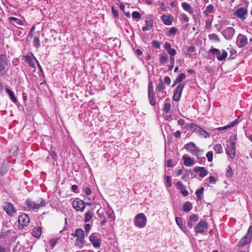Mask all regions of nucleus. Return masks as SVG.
I'll list each match as a JSON object with an SVG mask.
<instances>
[{"mask_svg": "<svg viewBox=\"0 0 252 252\" xmlns=\"http://www.w3.org/2000/svg\"><path fill=\"white\" fill-rule=\"evenodd\" d=\"M236 141V136L233 135L230 136L226 144V153L232 159L235 157Z\"/></svg>", "mask_w": 252, "mask_h": 252, "instance_id": "f257e3e1", "label": "nucleus"}, {"mask_svg": "<svg viewBox=\"0 0 252 252\" xmlns=\"http://www.w3.org/2000/svg\"><path fill=\"white\" fill-rule=\"evenodd\" d=\"M184 148L190 152L191 154L196 156L197 158H199L203 152L202 150L198 149L195 144L192 142L186 144L184 146Z\"/></svg>", "mask_w": 252, "mask_h": 252, "instance_id": "f03ea898", "label": "nucleus"}, {"mask_svg": "<svg viewBox=\"0 0 252 252\" xmlns=\"http://www.w3.org/2000/svg\"><path fill=\"white\" fill-rule=\"evenodd\" d=\"M26 205L31 209H38L40 207L45 206L46 202L45 199L41 198L36 202L31 199H28L26 202Z\"/></svg>", "mask_w": 252, "mask_h": 252, "instance_id": "7ed1b4c3", "label": "nucleus"}, {"mask_svg": "<svg viewBox=\"0 0 252 252\" xmlns=\"http://www.w3.org/2000/svg\"><path fill=\"white\" fill-rule=\"evenodd\" d=\"M147 218L144 214L141 213L135 217L134 224L139 228L144 227L146 224Z\"/></svg>", "mask_w": 252, "mask_h": 252, "instance_id": "20e7f679", "label": "nucleus"}, {"mask_svg": "<svg viewBox=\"0 0 252 252\" xmlns=\"http://www.w3.org/2000/svg\"><path fill=\"white\" fill-rule=\"evenodd\" d=\"M209 53L212 55H216L217 58L219 61H222L224 60L227 56V53L224 50H221V52L220 50L212 47L209 51Z\"/></svg>", "mask_w": 252, "mask_h": 252, "instance_id": "39448f33", "label": "nucleus"}, {"mask_svg": "<svg viewBox=\"0 0 252 252\" xmlns=\"http://www.w3.org/2000/svg\"><path fill=\"white\" fill-rule=\"evenodd\" d=\"M252 239V225L250 226L246 235L238 242V246H243L249 243Z\"/></svg>", "mask_w": 252, "mask_h": 252, "instance_id": "423d86ee", "label": "nucleus"}, {"mask_svg": "<svg viewBox=\"0 0 252 252\" xmlns=\"http://www.w3.org/2000/svg\"><path fill=\"white\" fill-rule=\"evenodd\" d=\"M2 208L9 216L14 217L16 215V210L12 204L8 202H5L3 204Z\"/></svg>", "mask_w": 252, "mask_h": 252, "instance_id": "0eeeda50", "label": "nucleus"}, {"mask_svg": "<svg viewBox=\"0 0 252 252\" xmlns=\"http://www.w3.org/2000/svg\"><path fill=\"white\" fill-rule=\"evenodd\" d=\"M72 206L73 208L76 211L82 212L85 208V202L78 198L75 199L72 202Z\"/></svg>", "mask_w": 252, "mask_h": 252, "instance_id": "6e6552de", "label": "nucleus"}, {"mask_svg": "<svg viewBox=\"0 0 252 252\" xmlns=\"http://www.w3.org/2000/svg\"><path fill=\"white\" fill-rule=\"evenodd\" d=\"M235 32V30L232 27H227L224 29L222 32L221 33L223 37L227 39L230 40L232 38L234 33Z\"/></svg>", "mask_w": 252, "mask_h": 252, "instance_id": "1a4fd4ad", "label": "nucleus"}, {"mask_svg": "<svg viewBox=\"0 0 252 252\" xmlns=\"http://www.w3.org/2000/svg\"><path fill=\"white\" fill-rule=\"evenodd\" d=\"M207 222L204 220H201L195 227L196 233H203L208 227Z\"/></svg>", "mask_w": 252, "mask_h": 252, "instance_id": "9d476101", "label": "nucleus"}, {"mask_svg": "<svg viewBox=\"0 0 252 252\" xmlns=\"http://www.w3.org/2000/svg\"><path fill=\"white\" fill-rule=\"evenodd\" d=\"M247 15L248 10L245 7L239 8L234 12V15L242 20H244L246 19Z\"/></svg>", "mask_w": 252, "mask_h": 252, "instance_id": "9b49d317", "label": "nucleus"}, {"mask_svg": "<svg viewBox=\"0 0 252 252\" xmlns=\"http://www.w3.org/2000/svg\"><path fill=\"white\" fill-rule=\"evenodd\" d=\"M30 221V218L27 214H24L19 217V224L22 228L24 226H28Z\"/></svg>", "mask_w": 252, "mask_h": 252, "instance_id": "f8f14e48", "label": "nucleus"}, {"mask_svg": "<svg viewBox=\"0 0 252 252\" xmlns=\"http://www.w3.org/2000/svg\"><path fill=\"white\" fill-rule=\"evenodd\" d=\"M184 87L183 84H179L177 86L173 94L174 100L178 101L180 99Z\"/></svg>", "mask_w": 252, "mask_h": 252, "instance_id": "ddd939ff", "label": "nucleus"}, {"mask_svg": "<svg viewBox=\"0 0 252 252\" xmlns=\"http://www.w3.org/2000/svg\"><path fill=\"white\" fill-rule=\"evenodd\" d=\"M248 43V38L246 36L239 34L237 36V45L239 47L242 48L245 46Z\"/></svg>", "mask_w": 252, "mask_h": 252, "instance_id": "4468645a", "label": "nucleus"}, {"mask_svg": "<svg viewBox=\"0 0 252 252\" xmlns=\"http://www.w3.org/2000/svg\"><path fill=\"white\" fill-rule=\"evenodd\" d=\"M89 240L94 247L99 248L100 246V239L96 234H92L89 237Z\"/></svg>", "mask_w": 252, "mask_h": 252, "instance_id": "2eb2a0df", "label": "nucleus"}, {"mask_svg": "<svg viewBox=\"0 0 252 252\" xmlns=\"http://www.w3.org/2000/svg\"><path fill=\"white\" fill-rule=\"evenodd\" d=\"M24 62L28 63L30 66L35 68V63L34 61H36V59L33 57L32 58L31 56H25L23 57Z\"/></svg>", "mask_w": 252, "mask_h": 252, "instance_id": "dca6fc26", "label": "nucleus"}, {"mask_svg": "<svg viewBox=\"0 0 252 252\" xmlns=\"http://www.w3.org/2000/svg\"><path fill=\"white\" fill-rule=\"evenodd\" d=\"M176 187L177 189L179 190L180 193L182 194L184 196H187L188 195V191L185 189V187L181 182H177L176 183Z\"/></svg>", "mask_w": 252, "mask_h": 252, "instance_id": "f3484780", "label": "nucleus"}, {"mask_svg": "<svg viewBox=\"0 0 252 252\" xmlns=\"http://www.w3.org/2000/svg\"><path fill=\"white\" fill-rule=\"evenodd\" d=\"M194 171L195 172H199L200 177H204L208 174L207 171L203 167L195 166L194 168Z\"/></svg>", "mask_w": 252, "mask_h": 252, "instance_id": "a211bd4d", "label": "nucleus"}, {"mask_svg": "<svg viewBox=\"0 0 252 252\" xmlns=\"http://www.w3.org/2000/svg\"><path fill=\"white\" fill-rule=\"evenodd\" d=\"M161 19L165 25L168 26L171 24L173 18L172 16L164 15L161 16Z\"/></svg>", "mask_w": 252, "mask_h": 252, "instance_id": "6ab92c4d", "label": "nucleus"}, {"mask_svg": "<svg viewBox=\"0 0 252 252\" xmlns=\"http://www.w3.org/2000/svg\"><path fill=\"white\" fill-rule=\"evenodd\" d=\"M185 166L187 167L191 166L194 164V160L189 157L183 156L182 158Z\"/></svg>", "mask_w": 252, "mask_h": 252, "instance_id": "aec40b11", "label": "nucleus"}, {"mask_svg": "<svg viewBox=\"0 0 252 252\" xmlns=\"http://www.w3.org/2000/svg\"><path fill=\"white\" fill-rule=\"evenodd\" d=\"M182 6L186 11L189 12L190 14H193V9L189 4L186 2H183L182 3Z\"/></svg>", "mask_w": 252, "mask_h": 252, "instance_id": "412c9836", "label": "nucleus"}, {"mask_svg": "<svg viewBox=\"0 0 252 252\" xmlns=\"http://www.w3.org/2000/svg\"><path fill=\"white\" fill-rule=\"evenodd\" d=\"M146 25L145 27H143L142 28V30L143 31H146L151 29L153 26V21L152 19H147L146 20Z\"/></svg>", "mask_w": 252, "mask_h": 252, "instance_id": "4be33fe9", "label": "nucleus"}, {"mask_svg": "<svg viewBox=\"0 0 252 252\" xmlns=\"http://www.w3.org/2000/svg\"><path fill=\"white\" fill-rule=\"evenodd\" d=\"M74 237L79 238H84V231L81 228H77L75 230V232L72 234Z\"/></svg>", "mask_w": 252, "mask_h": 252, "instance_id": "5701e85b", "label": "nucleus"}, {"mask_svg": "<svg viewBox=\"0 0 252 252\" xmlns=\"http://www.w3.org/2000/svg\"><path fill=\"white\" fill-rule=\"evenodd\" d=\"M5 91L7 93V94L9 95L10 99L11 100L14 102L16 103L17 101V99L16 97H15L14 93L9 88H6L5 89Z\"/></svg>", "mask_w": 252, "mask_h": 252, "instance_id": "b1692460", "label": "nucleus"}, {"mask_svg": "<svg viewBox=\"0 0 252 252\" xmlns=\"http://www.w3.org/2000/svg\"><path fill=\"white\" fill-rule=\"evenodd\" d=\"M176 222L177 225L179 226L180 228L184 232H185L187 230L185 226L183 225V222L181 218L176 217Z\"/></svg>", "mask_w": 252, "mask_h": 252, "instance_id": "393cba45", "label": "nucleus"}, {"mask_svg": "<svg viewBox=\"0 0 252 252\" xmlns=\"http://www.w3.org/2000/svg\"><path fill=\"white\" fill-rule=\"evenodd\" d=\"M94 216V212L92 211H87L85 215V219L84 221L85 222H88L89 221L93 218V216Z\"/></svg>", "mask_w": 252, "mask_h": 252, "instance_id": "a878e982", "label": "nucleus"}, {"mask_svg": "<svg viewBox=\"0 0 252 252\" xmlns=\"http://www.w3.org/2000/svg\"><path fill=\"white\" fill-rule=\"evenodd\" d=\"M41 234V228L40 227H36L33 229L32 234L34 237H39Z\"/></svg>", "mask_w": 252, "mask_h": 252, "instance_id": "bb28decb", "label": "nucleus"}, {"mask_svg": "<svg viewBox=\"0 0 252 252\" xmlns=\"http://www.w3.org/2000/svg\"><path fill=\"white\" fill-rule=\"evenodd\" d=\"M9 20L13 24H15L18 25H23V22L21 20L14 17H9Z\"/></svg>", "mask_w": 252, "mask_h": 252, "instance_id": "cd10ccee", "label": "nucleus"}, {"mask_svg": "<svg viewBox=\"0 0 252 252\" xmlns=\"http://www.w3.org/2000/svg\"><path fill=\"white\" fill-rule=\"evenodd\" d=\"M192 207V204L189 202H186L183 206V209L184 212H189Z\"/></svg>", "mask_w": 252, "mask_h": 252, "instance_id": "c85d7f7f", "label": "nucleus"}, {"mask_svg": "<svg viewBox=\"0 0 252 252\" xmlns=\"http://www.w3.org/2000/svg\"><path fill=\"white\" fill-rule=\"evenodd\" d=\"M197 130L200 135L204 136L205 138H207L210 136L209 134L204 129L198 126Z\"/></svg>", "mask_w": 252, "mask_h": 252, "instance_id": "c756f323", "label": "nucleus"}, {"mask_svg": "<svg viewBox=\"0 0 252 252\" xmlns=\"http://www.w3.org/2000/svg\"><path fill=\"white\" fill-rule=\"evenodd\" d=\"M214 7L213 5L212 4H209L208 5L207 7H206V10L203 12V13L205 15H208V14L209 13H212L214 12Z\"/></svg>", "mask_w": 252, "mask_h": 252, "instance_id": "7c9ffc66", "label": "nucleus"}, {"mask_svg": "<svg viewBox=\"0 0 252 252\" xmlns=\"http://www.w3.org/2000/svg\"><path fill=\"white\" fill-rule=\"evenodd\" d=\"M214 150L217 154H221L223 152V149L220 144H217L214 147Z\"/></svg>", "mask_w": 252, "mask_h": 252, "instance_id": "2f4dec72", "label": "nucleus"}, {"mask_svg": "<svg viewBox=\"0 0 252 252\" xmlns=\"http://www.w3.org/2000/svg\"><path fill=\"white\" fill-rule=\"evenodd\" d=\"M148 97L150 104L152 106H154L156 103V101L155 98V94H148Z\"/></svg>", "mask_w": 252, "mask_h": 252, "instance_id": "473e14b6", "label": "nucleus"}, {"mask_svg": "<svg viewBox=\"0 0 252 252\" xmlns=\"http://www.w3.org/2000/svg\"><path fill=\"white\" fill-rule=\"evenodd\" d=\"M165 185L166 187H171L172 186V181L171 177L169 176H165Z\"/></svg>", "mask_w": 252, "mask_h": 252, "instance_id": "72a5a7b5", "label": "nucleus"}, {"mask_svg": "<svg viewBox=\"0 0 252 252\" xmlns=\"http://www.w3.org/2000/svg\"><path fill=\"white\" fill-rule=\"evenodd\" d=\"M85 242L84 238L77 237L76 240L75 244L80 247H82Z\"/></svg>", "mask_w": 252, "mask_h": 252, "instance_id": "f704fd0d", "label": "nucleus"}, {"mask_svg": "<svg viewBox=\"0 0 252 252\" xmlns=\"http://www.w3.org/2000/svg\"><path fill=\"white\" fill-rule=\"evenodd\" d=\"M33 45L36 48H39L40 45V40L38 37L36 36L33 37Z\"/></svg>", "mask_w": 252, "mask_h": 252, "instance_id": "c9c22d12", "label": "nucleus"}, {"mask_svg": "<svg viewBox=\"0 0 252 252\" xmlns=\"http://www.w3.org/2000/svg\"><path fill=\"white\" fill-rule=\"evenodd\" d=\"M204 188H201L199 189L196 191V194L198 200H201L202 198V195L203 194L204 191Z\"/></svg>", "mask_w": 252, "mask_h": 252, "instance_id": "e433bc0d", "label": "nucleus"}, {"mask_svg": "<svg viewBox=\"0 0 252 252\" xmlns=\"http://www.w3.org/2000/svg\"><path fill=\"white\" fill-rule=\"evenodd\" d=\"M165 89V85L164 83L161 82L157 88V90L160 93H164V94H166V93L165 91H164V89Z\"/></svg>", "mask_w": 252, "mask_h": 252, "instance_id": "4c0bfd02", "label": "nucleus"}, {"mask_svg": "<svg viewBox=\"0 0 252 252\" xmlns=\"http://www.w3.org/2000/svg\"><path fill=\"white\" fill-rule=\"evenodd\" d=\"M208 37L210 40H215L217 42L220 41V38L218 35L216 33H212L208 35Z\"/></svg>", "mask_w": 252, "mask_h": 252, "instance_id": "58836bf2", "label": "nucleus"}, {"mask_svg": "<svg viewBox=\"0 0 252 252\" xmlns=\"http://www.w3.org/2000/svg\"><path fill=\"white\" fill-rule=\"evenodd\" d=\"M186 78L185 73H182L175 79V84H178Z\"/></svg>", "mask_w": 252, "mask_h": 252, "instance_id": "ea45409f", "label": "nucleus"}, {"mask_svg": "<svg viewBox=\"0 0 252 252\" xmlns=\"http://www.w3.org/2000/svg\"><path fill=\"white\" fill-rule=\"evenodd\" d=\"M8 64L7 62L5 61H1V73H2V69H3L4 71H6L8 69Z\"/></svg>", "mask_w": 252, "mask_h": 252, "instance_id": "a19ab883", "label": "nucleus"}, {"mask_svg": "<svg viewBox=\"0 0 252 252\" xmlns=\"http://www.w3.org/2000/svg\"><path fill=\"white\" fill-rule=\"evenodd\" d=\"M186 127L187 129H194L197 130L198 126L196 124L191 123L187 124L186 125Z\"/></svg>", "mask_w": 252, "mask_h": 252, "instance_id": "79ce46f5", "label": "nucleus"}, {"mask_svg": "<svg viewBox=\"0 0 252 252\" xmlns=\"http://www.w3.org/2000/svg\"><path fill=\"white\" fill-rule=\"evenodd\" d=\"M180 19L184 22H187L189 21V18L188 16L184 13H183L180 16Z\"/></svg>", "mask_w": 252, "mask_h": 252, "instance_id": "37998d69", "label": "nucleus"}, {"mask_svg": "<svg viewBox=\"0 0 252 252\" xmlns=\"http://www.w3.org/2000/svg\"><path fill=\"white\" fill-rule=\"evenodd\" d=\"M168 59L167 55H160V62L161 64L165 63Z\"/></svg>", "mask_w": 252, "mask_h": 252, "instance_id": "c03bdc74", "label": "nucleus"}, {"mask_svg": "<svg viewBox=\"0 0 252 252\" xmlns=\"http://www.w3.org/2000/svg\"><path fill=\"white\" fill-rule=\"evenodd\" d=\"M171 108V105L169 103H165L164 105L163 110L164 112L167 113L169 112Z\"/></svg>", "mask_w": 252, "mask_h": 252, "instance_id": "a18cd8bd", "label": "nucleus"}, {"mask_svg": "<svg viewBox=\"0 0 252 252\" xmlns=\"http://www.w3.org/2000/svg\"><path fill=\"white\" fill-rule=\"evenodd\" d=\"M206 157L209 162H211L213 160V153L212 151L208 152L206 154Z\"/></svg>", "mask_w": 252, "mask_h": 252, "instance_id": "49530a36", "label": "nucleus"}, {"mask_svg": "<svg viewBox=\"0 0 252 252\" xmlns=\"http://www.w3.org/2000/svg\"><path fill=\"white\" fill-rule=\"evenodd\" d=\"M148 94H154L153 84L152 82H150L148 85Z\"/></svg>", "mask_w": 252, "mask_h": 252, "instance_id": "de8ad7c7", "label": "nucleus"}, {"mask_svg": "<svg viewBox=\"0 0 252 252\" xmlns=\"http://www.w3.org/2000/svg\"><path fill=\"white\" fill-rule=\"evenodd\" d=\"M238 123V120H235L232 122H231L230 124L227 125L225 126V129H227L230 127H233L235 125H236Z\"/></svg>", "mask_w": 252, "mask_h": 252, "instance_id": "09e8293b", "label": "nucleus"}, {"mask_svg": "<svg viewBox=\"0 0 252 252\" xmlns=\"http://www.w3.org/2000/svg\"><path fill=\"white\" fill-rule=\"evenodd\" d=\"M132 16L134 19H140L141 15L139 12L134 11L132 13Z\"/></svg>", "mask_w": 252, "mask_h": 252, "instance_id": "8fccbe9b", "label": "nucleus"}, {"mask_svg": "<svg viewBox=\"0 0 252 252\" xmlns=\"http://www.w3.org/2000/svg\"><path fill=\"white\" fill-rule=\"evenodd\" d=\"M59 241L58 239H54L50 240L49 245L51 247H54Z\"/></svg>", "mask_w": 252, "mask_h": 252, "instance_id": "3c124183", "label": "nucleus"}, {"mask_svg": "<svg viewBox=\"0 0 252 252\" xmlns=\"http://www.w3.org/2000/svg\"><path fill=\"white\" fill-rule=\"evenodd\" d=\"M198 218L196 215H192L189 217V220L191 221L196 222L198 220Z\"/></svg>", "mask_w": 252, "mask_h": 252, "instance_id": "603ef678", "label": "nucleus"}, {"mask_svg": "<svg viewBox=\"0 0 252 252\" xmlns=\"http://www.w3.org/2000/svg\"><path fill=\"white\" fill-rule=\"evenodd\" d=\"M212 21L211 20H208L206 21L205 23V28L207 29H210L211 27Z\"/></svg>", "mask_w": 252, "mask_h": 252, "instance_id": "864d4df0", "label": "nucleus"}, {"mask_svg": "<svg viewBox=\"0 0 252 252\" xmlns=\"http://www.w3.org/2000/svg\"><path fill=\"white\" fill-rule=\"evenodd\" d=\"M233 172L232 170V169L230 166H228L227 172H226V175L227 177H231L232 175Z\"/></svg>", "mask_w": 252, "mask_h": 252, "instance_id": "5fc2aeb1", "label": "nucleus"}, {"mask_svg": "<svg viewBox=\"0 0 252 252\" xmlns=\"http://www.w3.org/2000/svg\"><path fill=\"white\" fill-rule=\"evenodd\" d=\"M170 61L171 64L169 66V69L172 70L174 64V58L173 57H170Z\"/></svg>", "mask_w": 252, "mask_h": 252, "instance_id": "6e6d98bb", "label": "nucleus"}, {"mask_svg": "<svg viewBox=\"0 0 252 252\" xmlns=\"http://www.w3.org/2000/svg\"><path fill=\"white\" fill-rule=\"evenodd\" d=\"M167 52L171 56V57H173L176 53V50L172 48L167 51Z\"/></svg>", "mask_w": 252, "mask_h": 252, "instance_id": "4d7b16f0", "label": "nucleus"}, {"mask_svg": "<svg viewBox=\"0 0 252 252\" xmlns=\"http://www.w3.org/2000/svg\"><path fill=\"white\" fill-rule=\"evenodd\" d=\"M177 29L174 28V27H172L170 29V30H169V31L168 32L169 33L167 34V35H169V34H174L176 33L177 32Z\"/></svg>", "mask_w": 252, "mask_h": 252, "instance_id": "13d9d810", "label": "nucleus"}, {"mask_svg": "<svg viewBox=\"0 0 252 252\" xmlns=\"http://www.w3.org/2000/svg\"><path fill=\"white\" fill-rule=\"evenodd\" d=\"M91 229V225L89 223L86 224L85 225V230L86 234L89 233Z\"/></svg>", "mask_w": 252, "mask_h": 252, "instance_id": "bf43d9fd", "label": "nucleus"}, {"mask_svg": "<svg viewBox=\"0 0 252 252\" xmlns=\"http://www.w3.org/2000/svg\"><path fill=\"white\" fill-rule=\"evenodd\" d=\"M152 44L157 48H160V43L159 42H158L157 41H156V40H154L152 42Z\"/></svg>", "mask_w": 252, "mask_h": 252, "instance_id": "052dcab7", "label": "nucleus"}, {"mask_svg": "<svg viewBox=\"0 0 252 252\" xmlns=\"http://www.w3.org/2000/svg\"><path fill=\"white\" fill-rule=\"evenodd\" d=\"M229 24V22L226 20H222L220 22V25L221 28L223 26H227Z\"/></svg>", "mask_w": 252, "mask_h": 252, "instance_id": "680f3d73", "label": "nucleus"}, {"mask_svg": "<svg viewBox=\"0 0 252 252\" xmlns=\"http://www.w3.org/2000/svg\"><path fill=\"white\" fill-rule=\"evenodd\" d=\"M85 192L86 193V194L87 195H89L91 194L92 191H91V189L89 188L86 187L85 189Z\"/></svg>", "mask_w": 252, "mask_h": 252, "instance_id": "e2e57ef3", "label": "nucleus"}, {"mask_svg": "<svg viewBox=\"0 0 252 252\" xmlns=\"http://www.w3.org/2000/svg\"><path fill=\"white\" fill-rule=\"evenodd\" d=\"M112 12L113 15L115 17H118V12L114 7H112Z\"/></svg>", "mask_w": 252, "mask_h": 252, "instance_id": "0e129e2a", "label": "nucleus"}, {"mask_svg": "<svg viewBox=\"0 0 252 252\" xmlns=\"http://www.w3.org/2000/svg\"><path fill=\"white\" fill-rule=\"evenodd\" d=\"M164 82L167 85H169L171 83V79L168 76H166L164 78Z\"/></svg>", "mask_w": 252, "mask_h": 252, "instance_id": "69168bd1", "label": "nucleus"}, {"mask_svg": "<svg viewBox=\"0 0 252 252\" xmlns=\"http://www.w3.org/2000/svg\"><path fill=\"white\" fill-rule=\"evenodd\" d=\"M194 50H195L194 46H190L188 48V52L190 53H192L193 52H194Z\"/></svg>", "mask_w": 252, "mask_h": 252, "instance_id": "338daca9", "label": "nucleus"}, {"mask_svg": "<svg viewBox=\"0 0 252 252\" xmlns=\"http://www.w3.org/2000/svg\"><path fill=\"white\" fill-rule=\"evenodd\" d=\"M167 166L168 167H173L174 166L172 160L171 159H169L167 161Z\"/></svg>", "mask_w": 252, "mask_h": 252, "instance_id": "774afa93", "label": "nucleus"}]
</instances>
